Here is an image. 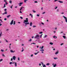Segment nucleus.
Listing matches in <instances>:
<instances>
[{"instance_id":"obj_31","label":"nucleus","mask_w":67,"mask_h":67,"mask_svg":"<svg viewBox=\"0 0 67 67\" xmlns=\"http://www.w3.org/2000/svg\"><path fill=\"white\" fill-rule=\"evenodd\" d=\"M1 52H4V50H3V49H1Z\"/></svg>"},{"instance_id":"obj_62","label":"nucleus","mask_w":67,"mask_h":67,"mask_svg":"<svg viewBox=\"0 0 67 67\" xmlns=\"http://www.w3.org/2000/svg\"><path fill=\"white\" fill-rule=\"evenodd\" d=\"M32 14H29V15H30V16H32Z\"/></svg>"},{"instance_id":"obj_64","label":"nucleus","mask_w":67,"mask_h":67,"mask_svg":"<svg viewBox=\"0 0 67 67\" xmlns=\"http://www.w3.org/2000/svg\"><path fill=\"white\" fill-rule=\"evenodd\" d=\"M38 2L37 1H35V3H37Z\"/></svg>"},{"instance_id":"obj_30","label":"nucleus","mask_w":67,"mask_h":67,"mask_svg":"<svg viewBox=\"0 0 67 67\" xmlns=\"http://www.w3.org/2000/svg\"><path fill=\"white\" fill-rule=\"evenodd\" d=\"M63 36V38H64V39H66V36Z\"/></svg>"},{"instance_id":"obj_1","label":"nucleus","mask_w":67,"mask_h":67,"mask_svg":"<svg viewBox=\"0 0 67 67\" xmlns=\"http://www.w3.org/2000/svg\"><path fill=\"white\" fill-rule=\"evenodd\" d=\"M29 22V20H28V18H26V20H24L23 21V23L24 24H25V25H27V24H29L30 23H27Z\"/></svg>"},{"instance_id":"obj_29","label":"nucleus","mask_w":67,"mask_h":67,"mask_svg":"<svg viewBox=\"0 0 67 67\" xmlns=\"http://www.w3.org/2000/svg\"><path fill=\"white\" fill-rule=\"evenodd\" d=\"M56 11L57 12H59V9H57L56 10Z\"/></svg>"},{"instance_id":"obj_60","label":"nucleus","mask_w":67,"mask_h":67,"mask_svg":"<svg viewBox=\"0 0 67 67\" xmlns=\"http://www.w3.org/2000/svg\"><path fill=\"white\" fill-rule=\"evenodd\" d=\"M4 20H5V21H6V20H7V18H5L4 19Z\"/></svg>"},{"instance_id":"obj_26","label":"nucleus","mask_w":67,"mask_h":67,"mask_svg":"<svg viewBox=\"0 0 67 67\" xmlns=\"http://www.w3.org/2000/svg\"><path fill=\"white\" fill-rule=\"evenodd\" d=\"M54 59H58V58H57V57H55L54 58Z\"/></svg>"},{"instance_id":"obj_19","label":"nucleus","mask_w":67,"mask_h":67,"mask_svg":"<svg viewBox=\"0 0 67 67\" xmlns=\"http://www.w3.org/2000/svg\"><path fill=\"white\" fill-rule=\"evenodd\" d=\"M58 53H59L58 52V51L56 52V53H55V55H57V54H58Z\"/></svg>"},{"instance_id":"obj_36","label":"nucleus","mask_w":67,"mask_h":67,"mask_svg":"<svg viewBox=\"0 0 67 67\" xmlns=\"http://www.w3.org/2000/svg\"><path fill=\"white\" fill-rule=\"evenodd\" d=\"M55 38H57V36H53V38H55Z\"/></svg>"},{"instance_id":"obj_59","label":"nucleus","mask_w":67,"mask_h":67,"mask_svg":"<svg viewBox=\"0 0 67 67\" xmlns=\"http://www.w3.org/2000/svg\"><path fill=\"white\" fill-rule=\"evenodd\" d=\"M6 31H9V29H7L6 30Z\"/></svg>"},{"instance_id":"obj_39","label":"nucleus","mask_w":67,"mask_h":67,"mask_svg":"<svg viewBox=\"0 0 67 67\" xmlns=\"http://www.w3.org/2000/svg\"><path fill=\"white\" fill-rule=\"evenodd\" d=\"M41 23L43 25H44V24L43 23L41 22Z\"/></svg>"},{"instance_id":"obj_35","label":"nucleus","mask_w":67,"mask_h":67,"mask_svg":"<svg viewBox=\"0 0 67 67\" xmlns=\"http://www.w3.org/2000/svg\"><path fill=\"white\" fill-rule=\"evenodd\" d=\"M43 33V32H39V34H42Z\"/></svg>"},{"instance_id":"obj_48","label":"nucleus","mask_w":67,"mask_h":67,"mask_svg":"<svg viewBox=\"0 0 67 67\" xmlns=\"http://www.w3.org/2000/svg\"><path fill=\"white\" fill-rule=\"evenodd\" d=\"M64 44V43H62L60 45L61 46H62V45H63Z\"/></svg>"},{"instance_id":"obj_12","label":"nucleus","mask_w":67,"mask_h":67,"mask_svg":"<svg viewBox=\"0 0 67 67\" xmlns=\"http://www.w3.org/2000/svg\"><path fill=\"white\" fill-rule=\"evenodd\" d=\"M43 48H44V46H42V47H40V49H43Z\"/></svg>"},{"instance_id":"obj_13","label":"nucleus","mask_w":67,"mask_h":67,"mask_svg":"<svg viewBox=\"0 0 67 67\" xmlns=\"http://www.w3.org/2000/svg\"><path fill=\"white\" fill-rule=\"evenodd\" d=\"M15 67H16L17 66V63L16 62H15L14 64Z\"/></svg>"},{"instance_id":"obj_10","label":"nucleus","mask_w":67,"mask_h":67,"mask_svg":"<svg viewBox=\"0 0 67 67\" xmlns=\"http://www.w3.org/2000/svg\"><path fill=\"white\" fill-rule=\"evenodd\" d=\"M63 17L64 18V19L65 20L67 19V18H66V17L64 16H63Z\"/></svg>"},{"instance_id":"obj_24","label":"nucleus","mask_w":67,"mask_h":67,"mask_svg":"<svg viewBox=\"0 0 67 67\" xmlns=\"http://www.w3.org/2000/svg\"><path fill=\"white\" fill-rule=\"evenodd\" d=\"M49 44H50V45H53V43L52 42H49Z\"/></svg>"},{"instance_id":"obj_58","label":"nucleus","mask_w":67,"mask_h":67,"mask_svg":"<svg viewBox=\"0 0 67 67\" xmlns=\"http://www.w3.org/2000/svg\"><path fill=\"white\" fill-rule=\"evenodd\" d=\"M37 16H40V15L38 14L37 15Z\"/></svg>"},{"instance_id":"obj_61","label":"nucleus","mask_w":67,"mask_h":67,"mask_svg":"<svg viewBox=\"0 0 67 67\" xmlns=\"http://www.w3.org/2000/svg\"><path fill=\"white\" fill-rule=\"evenodd\" d=\"M4 10L5 11H7V9H4Z\"/></svg>"},{"instance_id":"obj_32","label":"nucleus","mask_w":67,"mask_h":67,"mask_svg":"<svg viewBox=\"0 0 67 67\" xmlns=\"http://www.w3.org/2000/svg\"><path fill=\"white\" fill-rule=\"evenodd\" d=\"M25 62L24 61H21V63H24Z\"/></svg>"},{"instance_id":"obj_25","label":"nucleus","mask_w":67,"mask_h":67,"mask_svg":"<svg viewBox=\"0 0 67 67\" xmlns=\"http://www.w3.org/2000/svg\"><path fill=\"white\" fill-rule=\"evenodd\" d=\"M9 2L10 3V4H11V3H12V1L11 0L9 1Z\"/></svg>"},{"instance_id":"obj_57","label":"nucleus","mask_w":67,"mask_h":67,"mask_svg":"<svg viewBox=\"0 0 67 67\" xmlns=\"http://www.w3.org/2000/svg\"><path fill=\"white\" fill-rule=\"evenodd\" d=\"M39 66H41V63H39Z\"/></svg>"},{"instance_id":"obj_42","label":"nucleus","mask_w":67,"mask_h":67,"mask_svg":"<svg viewBox=\"0 0 67 67\" xmlns=\"http://www.w3.org/2000/svg\"><path fill=\"white\" fill-rule=\"evenodd\" d=\"M33 27L34 28V27H36V26H35V25H34L33 26Z\"/></svg>"},{"instance_id":"obj_33","label":"nucleus","mask_w":67,"mask_h":67,"mask_svg":"<svg viewBox=\"0 0 67 67\" xmlns=\"http://www.w3.org/2000/svg\"><path fill=\"white\" fill-rule=\"evenodd\" d=\"M15 21H14L13 25H15Z\"/></svg>"},{"instance_id":"obj_17","label":"nucleus","mask_w":67,"mask_h":67,"mask_svg":"<svg viewBox=\"0 0 67 67\" xmlns=\"http://www.w3.org/2000/svg\"><path fill=\"white\" fill-rule=\"evenodd\" d=\"M50 65V64H49V63H47L46 64V65H47V66H49V65Z\"/></svg>"},{"instance_id":"obj_47","label":"nucleus","mask_w":67,"mask_h":67,"mask_svg":"<svg viewBox=\"0 0 67 67\" xmlns=\"http://www.w3.org/2000/svg\"><path fill=\"white\" fill-rule=\"evenodd\" d=\"M65 22H66V23H67V19H66L65 20Z\"/></svg>"},{"instance_id":"obj_7","label":"nucleus","mask_w":67,"mask_h":67,"mask_svg":"<svg viewBox=\"0 0 67 67\" xmlns=\"http://www.w3.org/2000/svg\"><path fill=\"white\" fill-rule=\"evenodd\" d=\"M13 23V20H12L10 23V25H12Z\"/></svg>"},{"instance_id":"obj_2","label":"nucleus","mask_w":67,"mask_h":67,"mask_svg":"<svg viewBox=\"0 0 67 67\" xmlns=\"http://www.w3.org/2000/svg\"><path fill=\"white\" fill-rule=\"evenodd\" d=\"M40 36H39V35H36V36L34 37V38H36L37 40H39L40 38Z\"/></svg>"},{"instance_id":"obj_63","label":"nucleus","mask_w":67,"mask_h":67,"mask_svg":"<svg viewBox=\"0 0 67 67\" xmlns=\"http://www.w3.org/2000/svg\"><path fill=\"white\" fill-rule=\"evenodd\" d=\"M45 12H43L42 13V14H45Z\"/></svg>"},{"instance_id":"obj_49","label":"nucleus","mask_w":67,"mask_h":67,"mask_svg":"<svg viewBox=\"0 0 67 67\" xmlns=\"http://www.w3.org/2000/svg\"><path fill=\"white\" fill-rule=\"evenodd\" d=\"M24 51V49H23L21 50V52H23V51Z\"/></svg>"},{"instance_id":"obj_20","label":"nucleus","mask_w":67,"mask_h":67,"mask_svg":"<svg viewBox=\"0 0 67 67\" xmlns=\"http://www.w3.org/2000/svg\"><path fill=\"white\" fill-rule=\"evenodd\" d=\"M42 35H43V34H41L40 36V38H42Z\"/></svg>"},{"instance_id":"obj_50","label":"nucleus","mask_w":67,"mask_h":67,"mask_svg":"<svg viewBox=\"0 0 67 67\" xmlns=\"http://www.w3.org/2000/svg\"><path fill=\"white\" fill-rule=\"evenodd\" d=\"M32 44H36L34 43H31V45H32Z\"/></svg>"},{"instance_id":"obj_8","label":"nucleus","mask_w":67,"mask_h":67,"mask_svg":"<svg viewBox=\"0 0 67 67\" xmlns=\"http://www.w3.org/2000/svg\"><path fill=\"white\" fill-rule=\"evenodd\" d=\"M15 51H13L12 50H10V52H11V53H15Z\"/></svg>"},{"instance_id":"obj_56","label":"nucleus","mask_w":67,"mask_h":67,"mask_svg":"<svg viewBox=\"0 0 67 67\" xmlns=\"http://www.w3.org/2000/svg\"><path fill=\"white\" fill-rule=\"evenodd\" d=\"M20 13H22V12H21V11H20Z\"/></svg>"},{"instance_id":"obj_41","label":"nucleus","mask_w":67,"mask_h":67,"mask_svg":"<svg viewBox=\"0 0 67 67\" xmlns=\"http://www.w3.org/2000/svg\"><path fill=\"white\" fill-rule=\"evenodd\" d=\"M13 62H10L9 63V64L10 65H11V64H12Z\"/></svg>"},{"instance_id":"obj_11","label":"nucleus","mask_w":67,"mask_h":67,"mask_svg":"<svg viewBox=\"0 0 67 67\" xmlns=\"http://www.w3.org/2000/svg\"><path fill=\"white\" fill-rule=\"evenodd\" d=\"M24 8V7H21L20 9V11H21V10H22V9H23V8Z\"/></svg>"},{"instance_id":"obj_46","label":"nucleus","mask_w":67,"mask_h":67,"mask_svg":"<svg viewBox=\"0 0 67 67\" xmlns=\"http://www.w3.org/2000/svg\"><path fill=\"white\" fill-rule=\"evenodd\" d=\"M5 3L6 5H7V4H8V3H7V1L5 2Z\"/></svg>"},{"instance_id":"obj_23","label":"nucleus","mask_w":67,"mask_h":67,"mask_svg":"<svg viewBox=\"0 0 67 67\" xmlns=\"http://www.w3.org/2000/svg\"><path fill=\"white\" fill-rule=\"evenodd\" d=\"M18 61H20V57H18Z\"/></svg>"},{"instance_id":"obj_21","label":"nucleus","mask_w":67,"mask_h":67,"mask_svg":"<svg viewBox=\"0 0 67 67\" xmlns=\"http://www.w3.org/2000/svg\"><path fill=\"white\" fill-rule=\"evenodd\" d=\"M47 36V35H45V36L43 38H46V37Z\"/></svg>"},{"instance_id":"obj_55","label":"nucleus","mask_w":67,"mask_h":67,"mask_svg":"<svg viewBox=\"0 0 67 67\" xmlns=\"http://www.w3.org/2000/svg\"><path fill=\"white\" fill-rule=\"evenodd\" d=\"M20 18L21 19H23V17H22L21 16Z\"/></svg>"},{"instance_id":"obj_14","label":"nucleus","mask_w":67,"mask_h":67,"mask_svg":"<svg viewBox=\"0 0 67 67\" xmlns=\"http://www.w3.org/2000/svg\"><path fill=\"white\" fill-rule=\"evenodd\" d=\"M40 53V52L39 51H38V52H37V53H35L34 54L35 55H37V54H38V53Z\"/></svg>"},{"instance_id":"obj_18","label":"nucleus","mask_w":67,"mask_h":67,"mask_svg":"<svg viewBox=\"0 0 67 67\" xmlns=\"http://www.w3.org/2000/svg\"><path fill=\"white\" fill-rule=\"evenodd\" d=\"M10 16H11V15H8V16H7V17L8 18H9V17H10Z\"/></svg>"},{"instance_id":"obj_4","label":"nucleus","mask_w":67,"mask_h":67,"mask_svg":"<svg viewBox=\"0 0 67 67\" xmlns=\"http://www.w3.org/2000/svg\"><path fill=\"white\" fill-rule=\"evenodd\" d=\"M57 64L56 63H55L54 64V63H53L52 64V65H53V67H56V66H57Z\"/></svg>"},{"instance_id":"obj_38","label":"nucleus","mask_w":67,"mask_h":67,"mask_svg":"<svg viewBox=\"0 0 67 67\" xmlns=\"http://www.w3.org/2000/svg\"><path fill=\"white\" fill-rule=\"evenodd\" d=\"M2 35V32H1L0 34V37L1 36V35Z\"/></svg>"},{"instance_id":"obj_34","label":"nucleus","mask_w":67,"mask_h":67,"mask_svg":"<svg viewBox=\"0 0 67 67\" xmlns=\"http://www.w3.org/2000/svg\"><path fill=\"white\" fill-rule=\"evenodd\" d=\"M2 55L3 57H5V55H4V54H2Z\"/></svg>"},{"instance_id":"obj_9","label":"nucleus","mask_w":67,"mask_h":67,"mask_svg":"<svg viewBox=\"0 0 67 67\" xmlns=\"http://www.w3.org/2000/svg\"><path fill=\"white\" fill-rule=\"evenodd\" d=\"M3 15H4V14H7V12L5 11L4 13L2 14Z\"/></svg>"},{"instance_id":"obj_27","label":"nucleus","mask_w":67,"mask_h":67,"mask_svg":"<svg viewBox=\"0 0 67 67\" xmlns=\"http://www.w3.org/2000/svg\"><path fill=\"white\" fill-rule=\"evenodd\" d=\"M59 2H60V3H63V2L59 1Z\"/></svg>"},{"instance_id":"obj_43","label":"nucleus","mask_w":67,"mask_h":67,"mask_svg":"<svg viewBox=\"0 0 67 67\" xmlns=\"http://www.w3.org/2000/svg\"><path fill=\"white\" fill-rule=\"evenodd\" d=\"M3 60V59H1L0 60V62H2Z\"/></svg>"},{"instance_id":"obj_6","label":"nucleus","mask_w":67,"mask_h":67,"mask_svg":"<svg viewBox=\"0 0 67 67\" xmlns=\"http://www.w3.org/2000/svg\"><path fill=\"white\" fill-rule=\"evenodd\" d=\"M13 58L14 60H15L16 59V57L15 56H14L13 57Z\"/></svg>"},{"instance_id":"obj_51","label":"nucleus","mask_w":67,"mask_h":67,"mask_svg":"<svg viewBox=\"0 0 67 67\" xmlns=\"http://www.w3.org/2000/svg\"><path fill=\"white\" fill-rule=\"evenodd\" d=\"M5 4H4V6L3 7V8H5Z\"/></svg>"},{"instance_id":"obj_45","label":"nucleus","mask_w":67,"mask_h":67,"mask_svg":"<svg viewBox=\"0 0 67 67\" xmlns=\"http://www.w3.org/2000/svg\"><path fill=\"white\" fill-rule=\"evenodd\" d=\"M5 41H6V42H7V43H8V41H7V40L5 39Z\"/></svg>"},{"instance_id":"obj_3","label":"nucleus","mask_w":67,"mask_h":67,"mask_svg":"<svg viewBox=\"0 0 67 67\" xmlns=\"http://www.w3.org/2000/svg\"><path fill=\"white\" fill-rule=\"evenodd\" d=\"M41 63L42 65V66H43V67H46V65H45V64H44V63H43V62H41Z\"/></svg>"},{"instance_id":"obj_40","label":"nucleus","mask_w":67,"mask_h":67,"mask_svg":"<svg viewBox=\"0 0 67 67\" xmlns=\"http://www.w3.org/2000/svg\"><path fill=\"white\" fill-rule=\"evenodd\" d=\"M10 8L11 9H12V8H13V5H12L10 7Z\"/></svg>"},{"instance_id":"obj_44","label":"nucleus","mask_w":67,"mask_h":67,"mask_svg":"<svg viewBox=\"0 0 67 67\" xmlns=\"http://www.w3.org/2000/svg\"><path fill=\"white\" fill-rule=\"evenodd\" d=\"M38 42L39 43H42V42H41L40 41H38Z\"/></svg>"},{"instance_id":"obj_22","label":"nucleus","mask_w":67,"mask_h":67,"mask_svg":"<svg viewBox=\"0 0 67 67\" xmlns=\"http://www.w3.org/2000/svg\"><path fill=\"white\" fill-rule=\"evenodd\" d=\"M58 8V7L56 6L55 7L54 9H57Z\"/></svg>"},{"instance_id":"obj_5","label":"nucleus","mask_w":67,"mask_h":67,"mask_svg":"<svg viewBox=\"0 0 67 67\" xmlns=\"http://www.w3.org/2000/svg\"><path fill=\"white\" fill-rule=\"evenodd\" d=\"M22 4H23V2H20L18 4L19 5V7H21V6Z\"/></svg>"},{"instance_id":"obj_16","label":"nucleus","mask_w":67,"mask_h":67,"mask_svg":"<svg viewBox=\"0 0 67 67\" xmlns=\"http://www.w3.org/2000/svg\"><path fill=\"white\" fill-rule=\"evenodd\" d=\"M30 26H32V22H31L30 23Z\"/></svg>"},{"instance_id":"obj_54","label":"nucleus","mask_w":67,"mask_h":67,"mask_svg":"<svg viewBox=\"0 0 67 67\" xmlns=\"http://www.w3.org/2000/svg\"><path fill=\"white\" fill-rule=\"evenodd\" d=\"M33 12L34 13H36V11L34 10H33Z\"/></svg>"},{"instance_id":"obj_37","label":"nucleus","mask_w":67,"mask_h":67,"mask_svg":"<svg viewBox=\"0 0 67 67\" xmlns=\"http://www.w3.org/2000/svg\"><path fill=\"white\" fill-rule=\"evenodd\" d=\"M29 42H31L32 41V39H30V40H29Z\"/></svg>"},{"instance_id":"obj_28","label":"nucleus","mask_w":67,"mask_h":67,"mask_svg":"<svg viewBox=\"0 0 67 67\" xmlns=\"http://www.w3.org/2000/svg\"><path fill=\"white\" fill-rule=\"evenodd\" d=\"M40 51H41L42 52H43V51H44V50L43 49H40Z\"/></svg>"},{"instance_id":"obj_52","label":"nucleus","mask_w":67,"mask_h":67,"mask_svg":"<svg viewBox=\"0 0 67 67\" xmlns=\"http://www.w3.org/2000/svg\"><path fill=\"white\" fill-rule=\"evenodd\" d=\"M31 57H33V54H32L31 55Z\"/></svg>"},{"instance_id":"obj_15","label":"nucleus","mask_w":67,"mask_h":67,"mask_svg":"<svg viewBox=\"0 0 67 67\" xmlns=\"http://www.w3.org/2000/svg\"><path fill=\"white\" fill-rule=\"evenodd\" d=\"M27 1H28V0H24V3H26V2H27Z\"/></svg>"},{"instance_id":"obj_53","label":"nucleus","mask_w":67,"mask_h":67,"mask_svg":"<svg viewBox=\"0 0 67 67\" xmlns=\"http://www.w3.org/2000/svg\"><path fill=\"white\" fill-rule=\"evenodd\" d=\"M53 32L54 33H56V31H53Z\"/></svg>"}]
</instances>
